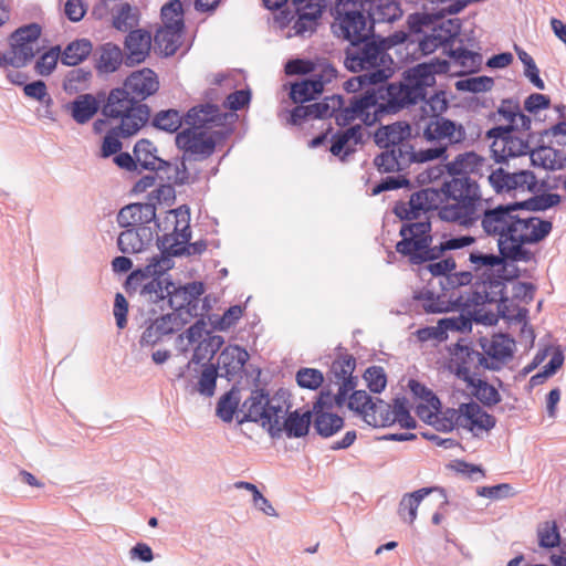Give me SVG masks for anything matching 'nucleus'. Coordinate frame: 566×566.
<instances>
[{"instance_id":"1","label":"nucleus","mask_w":566,"mask_h":566,"mask_svg":"<svg viewBox=\"0 0 566 566\" xmlns=\"http://www.w3.org/2000/svg\"><path fill=\"white\" fill-rule=\"evenodd\" d=\"M434 70L429 64H418L408 70L399 82L380 85L377 88L354 95L337 109L335 122L338 126H353L359 120L373 126L384 115L396 114L424 96L423 90L434 81Z\"/></svg>"},{"instance_id":"2","label":"nucleus","mask_w":566,"mask_h":566,"mask_svg":"<svg viewBox=\"0 0 566 566\" xmlns=\"http://www.w3.org/2000/svg\"><path fill=\"white\" fill-rule=\"evenodd\" d=\"M482 206L478 182L470 176L454 175L441 189L424 188L413 192L408 201L397 202L394 212L399 219L411 221L438 210L442 221L470 229L478 224Z\"/></svg>"},{"instance_id":"3","label":"nucleus","mask_w":566,"mask_h":566,"mask_svg":"<svg viewBox=\"0 0 566 566\" xmlns=\"http://www.w3.org/2000/svg\"><path fill=\"white\" fill-rule=\"evenodd\" d=\"M516 202L479 209V221L484 234L496 239L501 255L514 262H530L534 254L525 248L543 241L553 223L521 211Z\"/></svg>"},{"instance_id":"4","label":"nucleus","mask_w":566,"mask_h":566,"mask_svg":"<svg viewBox=\"0 0 566 566\" xmlns=\"http://www.w3.org/2000/svg\"><path fill=\"white\" fill-rule=\"evenodd\" d=\"M164 234L158 238V248L160 254L147 258L148 264L144 268L133 271L128 276V284L137 283L140 279L164 274L174 266L172 256L179 255H199L207 249V242L199 240L189 243L190 231V211L186 206L170 210L163 222L157 223Z\"/></svg>"},{"instance_id":"5","label":"nucleus","mask_w":566,"mask_h":566,"mask_svg":"<svg viewBox=\"0 0 566 566\" xmlns=\"http://www.w3.org/2000/svg\"><path fill=\"white\" fill-rule=\"evenodd\" d=\"M405 35L382 39L369 35L353 41L345 51V66L352 72L366 71L358 76L360 85L380 84L392 73L394 61L387 50L397 42L403 41Z\"/></svg>"},{"instance_id":"6","label":"nucleus","mask_w":566,"mask_h":566,"mask_svg":"<svg viewBox=\"0 0 566 566\" xmlns=\"http://www.w3.org/2000/svg\"><path fill=\"white\" fill-rule=\"evenodd\" d=\"M401 241L396 244L398 253L408 256L412 264L439 259L443 252L459 250L475 242L472 235L446 238L439 245L432 244L431 222L427 216L406 221L399 231Z\"/></svg>"},{"instance_id":"7","label":"nucleus","mask_w":566,"mask_h":566,"mask_svg":"<svg viewBox=\"0 0 566 566\" xmlns=\"http://www.w3.org/2000/svg\"><path fill=\"white\" fill-rule=\"evenodd\" d=\"M371 9L369 0H337L332 24L334 33L349 43L368 38L373 34Z\"/></svg>"},{"instance_id":"8","label":"nucleus","mask_w":566,"mask_h":566,"mask_svg":"<svg viewBox=\"0 0 566 566\" xmlns=\"http://www.w3.org/2000/svg\"><path fill=\"white\" fill-rule=\"evenodd\" d=\"M103 114L111 119H119V133L123 137H129L148 122L150 109L146 104H138L122 87H116L109 92Z\"/></svg>"},{"instance_id":"9","label":"nucleus","mask_w":566,"mask_h":566,"mask_svg":"<svg viewBox=\"0 0 566 566\" xmlns=\"http://www.w3.org/2000/svg\"><path fill=\"white\" fill-rule=\"evenodd\" d=\"M243 408H245L247 412L241 422H260L269 434H277L279 418H284L291 408V403L287 400L286 392L283 390L270 397L263 390L256 389L244 401Z\"/></svg>"},{"instance_id":"10","label":"nucleus","mask_w":566,"mask_h":566,"mask_svg":"<svg viewBox=\"0 0 566 566\" xmlns=\"http://www.w3.org/2000/svg\"><path fill=\"white\" fill-rule=\"evenodd\" d=\"M137 165L140 168L155 171L157 178L161 181H174L176 184H186L189 180V174L185 163L172 164L157 156V148L148 139L138 140L133 149Z\"/></svg>"},{"instance_id":"11","label":"nucleus","mask_w":566,"mask_h":566,"mask_svg":"<svg viewBox=\"0 0 566 566\" xmlns=\"http://www.w3.org/2000/svg\"><path fill=\"white\" fill-rule=\"evenodd\" d=\"M531 135V129L520 128L517 125L496 126L488 132V136L494 139L492 151L497 161L530 155Z\"/></svg>"},{"instance_id":"12","label":"nucleus","mask_w":566,"mask_h":566,"mask_svg":"<svg viewBox=\"0 0 566 566\" xmlns=\"http://www.w3.org/2000/svg\"><path fill=\"white\" fill-rule=\"evenodd\" d=\"M423 138L432 144L426 149L442 147L443 153L437 159H447L449 145H460L467 140V132L462 124L442 116L429 118L423 128Z\"/></svg>"},{"instance_id":"13","label":"nucleus","mask_w":566,"mask_h":566,"mask_svg":"<svg viewBox=\"0 0 566 566\" xmlns=\"http://www.w3.org/2000/svg\"><path fill=\"white\" fill-rule=\"evenodd\" d=\"M295 13L289 11H281L275 17V23L280 28H285L293 22V33H289V36L298 35L306 36L312 34L316 27V21L322 14L323 6L318 2H311L306 0H292Z\"/></svg>"},{"instance_id":"14","label":"nucleus","mask_w":566,"mask_h":566,"mask_svg":"<svg viewBox=\"0 0 566 566\" xmlns=\"http://www.w3.org/2000/svg\"><path fill=\"white\" fill-rule=\"evenodd\" d=\"M174 190L169 185H160L149 195V201L144 203H130L122 208L117 214V222L122 228L148 227L156 218L154 200H167Z\"/></svg>"},{"instance_id":"15","label":"nucleus","mask_w":566,"mask_h":566,"mask_svg":"<svg viewBox=\"0 0 566 566\" xmlns=\"http://www.w3.org/2000/svg\"><path fill=\"white\" fill-rule=\"evenodd\" d=\"M385 150L376 156L374 164L379 172H401L413 163H427L438 158L444 150L442 147L434 149H418V151H401L400 149Z\"/></svg>"},{"instance_id":"16","label":"nucleus","mask_w":566,"mask_h":566,"mask_svg":"<svg viewBox=\"0 0 566 566\" xmlns=\"http://www.w3.org/2000/svg\"><path fill=\"white\" fill-rule=\"evenodd\" d=\"M41 28L31 23L15 30L10 36L11 66L22 67L40 51Z\"/></svg>"},{"instance_id":"17","label":"nucleus","mask_w":566,"mask_h":566,"mask_svg":"<svg viewBox=\"0 0 566 566\" xmlns=\"http://www.w3.org/2000/svg\"><path fill=\"white\" fill-rule=\"evenodd\" d=\"M488 180L496 193L516 196L518 192H534L537 178L531 170L507 171L504 168L493 170Z\"/></svg>"},{"instance_id":"18","label":"nucleus","mask_w":566,"mask_h":566,"mask_svg":"<svg viewBox=\"0 0 566 566\" xmlns=\"http://www.w3.org/2000/svg\"><path fill=\"white\" fill-rule=\"evenodd\" d=\"M203 292L205 286L201 282H191L182 286L174 284L169 287L167 303L174 312L190 321L199 315L200 296Z\"/></svg>"},{"instance_id":"19","label":"nucleus","mask_w":566,"mask_h":566,"mask_svg":"<svg viewBox=\"0 0 566 566\" xmlns=\"http://www.w3.org/2000/svg\"><path fill=\"white\" fill-rule=\"evenodd\" d=\"M176 145L184 150V160H202L211 156L216 142L202 129H184L176 136Z\"/></svg>"},{"instance_id":"20","label":"nucleus","mask_w":566,"mask_h":566,"mask_svg":"<svg viewBox=\"0 0 566 566\" xmlns=\"http://www.w3.org/2000/svg\"><path fill=\"white\" fill-rule=\"evenodd\" d=\"M452 355L451 368L455 376L467 384H473L482 370H488L484 355L467 345L457 344Z\"/></svg>"},{"instance_id":"21","label":"nucleus","mask_w":566,"mask_h":566,"mask_svg":"<svg viewBox=\"0 0 566 566\" xmlns=\"http://www.w3.org/2000/svg\"><path fill=\"white\" fill-rule=\"evenodd\" d=\"M458 422V428L470 431L474 437L489 432L495 427L496 419L482 409L474 401L461 403L457 411L451 412V418Z\"/></svg>"},{"instance_id":"22","label":"nucleus","mask_w":566,"mask_h":566,"mask_svg":"<svg viewBox=\"0 0 566 566\" xmlns=\"http://www.w3.org/2000/svg\"><path fill=\"white\" fill-rule=\"evenodd\" d=\"M412 129L407 122L381 126L375 133V142L381 148L417 151L411 144Z\"/></svg>"},{"instance_id":"23","label":"nucleus","mask_w":566,"mask_h":566,"mask_svg":"<svg viewBox=\"0 0 566 566\" xmlns=\"http://www.w3.org/2000/svg\"><path fill=\"white\" fill-rule=\"evenodd\" d=\"M336 76V70L328 65L323 70V74H314L313 77L294 83L291 87L290 96L294 103L304 104L321 94L324 85L329 83Z\"/></svg>"},{"instance_id":"24","label":"nucleus","mask_w":566,"mask_h":566,"mask_svg":"<svg viewBox=\"0 0 566 566\" xmlns=\"http://www.w3.org/2000/svg\"><path fill=\"white\" fill-rule=\"evenodd\" d=\"M126 91L138 104H142L148 96L155 94L159 88V81L154 71L150 69H143L133 72L124 82L122 87Z\"/></svg>"},{"instance_id":"25","label":"nucleus","mask_w":566,"mask_h":566,"mask_svg":"<svg viewBox=\"0 0 566 566\" xmlns=\"http://www.w3.org/2000/svg\"><path fill=\"white\" fill-rule=\"evenodd\" d=\"M485 368L488 370L499 371L513 357L514 342L506 335H494L492 339L483 344Z\"/></svg>"},{"instance_id":"26","label":"nucleus","mask_w":566,"mask_h":566,"mask_svg":"<svg viewBox=\"0 0 566 566\" xmlns=\"http://www.w3.org/2000/svg\"><path fill=\"white\" fill-rule=\"evenodd\" d=\"M433 492H438L443 500L440 504V507H443L448 504V497L444 489L440 486L421 488L411 493H406L402 495L397 510L399 517L408 524H413L417 518L420 503L426 496Z\"/></svg>"},{"instance_id":"27","label":"nucleus","mask_w":566,"mask_h":566,"mask_svg":"<svg viewBox=\"0 0 566 566\" xmlns=\"http://www.w3.org/2000/svg\"><path fill=\"white\" fill-rule=\"evenodd\" d=\"M154 230L150 227L130 228L122 231L117 238V247L124 254H140L153 244Z\"/></svg>"},{"instance_id":"28","label":"nucleus","mask_w":566,"mask_h":566,"mask_svg":"<svg viewBox=\"0 0 566 566\" xmlns=\"http://www.w3.org/2000/svg\"><path fill=\"white\" fill-rule=\"evenodd\" d=\"M378 427H385L398 422L407 429L416 428V420L411 417L408 409V400L405 397H398L394 400V406L378 399Z\"/></svg>"},{"instance_id":"29","label":"nucleus","mask_w":566,"mask_h":566,"mask_svg":"<svg viewBox=\"0 0 566 566\" xmlns=\"http://www.w3.org/2000/svg\"><path fill=\"white\" fill-rule=\"evenodd\" d=\"M249 357V353L244 348L238 345L227 346L221 350L217 360L216 368L219 376L228 380L241 376Z\"/></svg>"},{"instance_id":"30","label":"nucleus","mask_w":566,"mask_h":566,"mask_svg":"<svg viewBox=\"0 0 566 566\" xmlns=\"http://www.w3.org/2000/svg\"><path fill=\"white\" fill-rule=\"evenodd\" d=\"M312 411L307 410L303 413L300 410L287 411L284 418H279L277 434H270L272 438H281L283 433L287 438H302L310 431L312 423Z\"/></svg>"},{"instance_id":"31","label":"nucleus","mask_w":566,"mask_h":566,"mask_svg":"<svg viewBox=\"0 0 566 566\" xmlns=\"http://www.w3.org/2000/svg\"><path fill=\"white\" fill-rule=\"evenodd\" d=\"M363 142V133L360 124L349 126L344 130H339L332 136V145L329 151L344 160L347 156L356 150V146Z\"/></svg>"},{"instance_id":"32","label":"nucleus","mask_w":566,"mask_h":566,"mask_svg":"<svg viewBox=\"0 0 566 566\" xmlns=\"http://www.w3.org/2000/svg\"><path fill=\"white\" fill-rule=\"evenodd\" d=\"M163 274L149 275L140 279L137 283L127 284L128 286L142 285L140 295L148 302L158 303L165 301L169 294V287L174 283L167 279H161ZM128 283V281L126 282Z\"/></svg>"},{"instance_id":"33","label":"nucleus","mask_w":566,"mask_h":566,"mask_svg":"<svg viewBox=\"0 0 566 566\" xmlns=\"http://www.w3.org/2000/svg\"><path fill=\"white\" fill-rule=\"evenodd\" d=\"M150 46L151 36L148 31L140 29L130 31L125 40L127 62L129 64L142 63L149 54Z\"/></svg>"},{"instance_id":"34","label":"nucleus","mask_w":566,"mask_h":566,"mask_svg":"<svg viewBox=\"0 0 566 566\" xmlns=\"http://www.w3.org/2000/svg\"><path fill=\"white\" fill-rule=\"evenodd\" d=\"M348 408L360 415L366 423L378 427V400L374 402L365 390H355L348 397Z\"/></svg>"},{"instance_id":"35","label":"nucleus","mask_w":566,"mask_h":566,"mask_svg":"<svg viewBox=\"0 0 566 566\" xmlns=\"http://www.w3.org/2000/svg\"><path fill=\"white\" fill-rule=\"evenodd\" d=\"M530 160L534 166L548 170H559L566 166V151L549 146H541L531 151Z\"/></svg>"},{"instance_id":"36","label":"nucleus","mask_w":566,"mask_h":566,"mask_svg":"<svg viewBox=\"0 0 566 566\" xmlns=\"http://www.w3.org/2000/svg\"><path fill=\"white\" fill-rule=\"evenodd\" d=\"M470 322L463 318H443L437 326L423 327L417 331V337L420 342L434 339L442 342L447 339L448 331H461L470 326Z\"/></svg>"},{"instance_id":"37","label":"nucleus","mask_w":566,"mask_h":566,"mask_svg":"<svg viewBox=\"0 0 566 566\" xmlns=\"http://www.w3.org/2000/svg\"><path fill=\"white\" fill-rule=\"evenodd\" d=\"M219 119V107L210 103L190 108L184 117L185 124L190 126L188 129H202L205 126L217 123Z\"/></svg>"},{"instance_id":"38","label":"nucleus","mask_w":566,"mask_h":566,"mask_svg":"<svg viewBox=\"0 0 566 566\" xmlns=\"http://www.w3.org/2000/svg\"><path fill=\"white\" fill-rule=\"evenodd\" d=\"M72 118L80 125L90 122L98 112L99 103L92 94H81L67 106Z\"/></svg>"},{"instance_id":"39","label":"nucleus","mask_w":566,"mask_h":566,"mask_svg":"<svg viewBox=\"0 0 566 566\" xmlns=\"http://www.w3.org/2000/svg\"><path fill=\"white\" fill-rule=\"evenodd\" d=\"M506 258H503L501 254L495 255L493 253H483L480 251H473L469 255V261L471 263V269L475 272L482 271L483 275L489 272L502 273L505 271V262Z\"/></svg>"},{"instance_id":"40","label":"nucleus","mask_w":566,"mask_h":566,"mask_svg":"<svg viewBox=\"0 0 566 566\" xmlns=\"http://www.w3.org/2000/svg\"><path fill=\"white\" fill-rule=\"evenodd\" d=\"M485 164V159L473 151L460 154L455 159L448 164V170L452 175L479 174Z\"/></svg>"},{"instance_id":"41","label":"nucleus","mask_w":566,"mask_h":566,"mask_svg":"<svg viewBox=\"0 0 566 566\" xmlns=\"http://www.w3.org/2000/svg\"><path fill=\"white\" fill-rule=\"evenodd\" d=\"M507 276L501 273H497L495 279H490L489 281H483L482 284L476 286L475 294L479 297V301L483 304L489 303H497L500 301L505 300L504 297V289L505 284L503 280H506Z\"/></svg>"},{"instance_id":"42","label":"nucleus","mask_w":566,"mask_h":566,"mask_svg":"<svg viewBox=\"0 0 566 566\" xmlns=\"http://www.w3.org/2000/svg\"><path fill=\"white\" fill-rule=\"evenodd\" d=\"M413 300L426 313H443L450 308V302L444 294H436L429 289L416 292Z\"/></svg>"},{"instance_id":"43","label":"nucleus","mask_w":566,"mask_h":566,"mask_svg":"<svg viewBox=\"0 0 566 566\" xmlns=\"http://www.w3.org/2000/svg\"><path fill=\"white\" fill-rule=\"evenodd\" d=\"M182 31L184 29L160 27L155 33V44L166 56L174 55L181 44Z\"/></svg>"},{"instance_id":"44","label":"nucleus","mask_w":566,"mask_h":566,"mask_svg":"<svg viewBox=\"0 0 566 566\" xmlns=\"http://www.w3.org/2000/svg\"><path fill=\"white\" fill-rule=\"evenodd\" d=\"M497 113L509 122L507 125H517L520 128L531 129L532 120L521 112L518 101L503 99Z\"/></svg>"},{"instance_id":"45","label":"nucleus","mask_w":566,"mask_h":566,"mask_svg":"<svg viewBox=\"0 0 566 566\" xmlns=\"http://www.w3.org/2000/svg\"><path fill=\"white\" fill-rule=\"evenodd\" d=\"M313 427L323 438H329L344 427V419L333 412L313 413Z\"/></svg>"},{"instance_id":"46","label":"nucleus","mask_w":566,"mask_h":566,"mask_svg":"<svg viewBox=\"0 0 566 566\" xmlns=\"http://www.w3.org/2000/svg\"><path fill=\"white\" fill-rule=\"evenodd\" d=\"M92 51V43L87 39L71 42L62 52L61 61L65 65L75 66L83 62Z\"/></svg>"},{"instance_id":"47","label":"nucleus","mask_w":566,"mask_h":566,"mask_svg":"<svg viewBox=\"0 0 566 566\" xmlns=\"http://www.w3.org/2000/svg\"><path fill=\"white\" fill-rule=\"evenodd\" d=\"M473 384H467L472 395L485 407L495 406L501 401V395L497 389L480 377L475 378Z\"/></svg>"},{"instance_id":"48","label":"nucleus","mask_w":566,"mask_h":566,"mask_svg":"<svg viewBox=\"0 0 566 566\" xmlns=\"http://www.w3.org/2000/svg\"><path fill=\"white\" fill-rule=\"evenodd\" d=\"M461 31V21L458 18L440 20L431 28L433 39L438 40V44L447 45L453 41Z\"/></svg>"},{"instance_id":"49","label":"nucleus","mask_w":566,"mask_h":566,"mask_svg":"<svg viewBox=\"0 0 566 566\" xmlns=\"http://www.w3.org/2000/svg\"><path fill=\"white\" fill-rule=\"evenodd\" d=\"M123 61L122 50L112 43H106L101 48L97 60V70L104 73L115 72Z\"/></svg>"},{"instance_id":"50","label":"nucleus","mask_w":566,"mask_h":566,"mask_svg":"<svg viewBox=\"0 0 566 566\" xmlns=\"http://www.w3.org/2000/svg\"><path fill=\"white\" fill-rule=\"evenodd\" d=\"M402 10L397 1L379 0L376 6L373 4L370 11L371 22H394L401 18Z\"/></svg>"},{"instance_id":"51","label":"nucleus","mask_w":566,"mask_h":566,"mask_svg":"<svg viewBox=\"0 0 566 566\" xmlns=\"http://www.w3.org/2000/svg\"><path fill=\"white\" fill-rule=\"evenodd\" d=\"M436 83V80L432 84L428 85L423 90L424 96L422 98H419L413 105L423 102L422 111L423 113L429 117H436L441 116V114L447 109L448 107V101L446 98L444 92H437L433 95H431L429 98H427V88L433 86ZM412 106L410 104L408 107Z\"/></svg>"},{"instance_id":"52","label":"nucleus","mask_w":566,"mask_h":566,"mask_svg":"<svg viewBox=\"0 0 566 566\" xmlns=\"http://www.w3.org/2000/svg\"><path fill=\"white\" fill-rule=\"evenodd\" d=\"M160 17L164 28L184 29V9L180 0H170L163 6Z\"/></svg>"},{"instance_id":"53","label":"nucleus","mask_w":566,"mask_h":566,"mask_svg":"<svg viewBox=\"0 0 566 566\" xmlns=\"http://www.w3.org/2000/svg\"><path fill=\"white\" fill-rule=\"evenodd\" d=\"M188 318L181 316L180 313L171 312L166 315H163L155 319L154 328H156V334L158 336H165L168 334H172L181 329L187 323Z\"/></svg>"},{"instance_id":"54","label":"nucleus","mask_w":566,"mask_h":566,"mask_svg":"<svg viewBox=\"0 0 566 566\" xmlns=\"http://www.w3.org/2000/svg\"><path fill=\"white\" fill-rule=\"evenodd\" d=\"M184 123V117L176 109H166L158 112L153 118V126L167 132H177Z\"/></svg>"},{"instance_id":"55","label":"nucleus","mask_w":566,"mask_h":566,"mask_svg":"<svg viewBox=\"0 0 566 566\" xmlns=\"http://www.w3.org/2000/svg\"><path fill=\"white\" fill-rule=\"evenodd\" d=\"M560 202V196L557 193H543L530 199L517 201L521 211H544Z\"/></svg>"},{"instance_id":"56","label":"nucleus","mask_w":566,"mask_h":566,"mask_svg":"<svg viewBox=\"0 0 566 566\" xmlns=\"http://www.w3.org/2000/svg\"><path fill=\"white\" fill-rule=\"evenodd\" d=\"M449 56L454 63L459 64L463 71L472 72L482 62V55L462 46L450 49Z\"/></svg>"},{"instance_id":"57","label":"nucleus","mask_w":566,"mask_h":566,"mask_svg":"<svg viewBox=\"0 0 566 566\" xmlns=\"http://www.w3.org/2000/svg\"><path fill=\"white\" fill-rule=\"evenodd\" d=\"M343 106V97L340 95L326 96L322 102L313 103L314 118H336L337 109Z\"/></svg>"},{"instance_id":"58","label":"nucleus","mask_w":566,"mask_h":566,"mask_svg":"<svg viewBox=\"0 0 566 566\" xmlns=\"http://www.w3.org/2000/svg\"><path fill=\"white\" fill-rule=\"evenodd\" d=\"M218 377H220L219 371L213 364L205 366L197 384V391L205 397H212Z\"/></svg>"},{"instance_id":"59","label":"nucleus","mask_w":566,"mask_h":566,"mask_svg":"<svg viewBox=\"0 0 566 566\" xmlns=\"http://www.w3.org/2000/svg\"><path fill=\"white\" fill-rule=\"evenodd\" d=\"M92 76L91 71L78 67L70 71L64 80L63 87L69 93H75L86 87Z\"/></svg>"},{"instance_id":"60","label":"nucleus","mask_w":566,"mask_h":566,"mask_svg":"<svg viewBox=\"0 0 566 566\" xmlns=\"http://www.w3.org/2000/svg\"><path fill=\"white\" fill-rule=\"evenodd\" d=\"M517 52V56L524 65V75L530 80V82L538 90H544L545 84L544 81L539 77V70L537 69L533 57L526 53L524 50L515 48Z\"/></svg>"},{"instance_id":"61","label":"nucleus","mask_w":566,"mask_h":566,"mask_svg":"<svg viewBox=\"0 0 566 566\" xmlns=\"http://www.w3.org/2000/svg\"><path fill=\"white\" fill-rule=\"evenodd\" d=\"M324 381V376L321 370L315 368H301L296 373V382L300 387L315 390Z\"/></svg>"},{"instance_id":"62","label":"nucleus","mask_w":566,"mask_h":566,"mask_svg":"<svg viewBox=\"0 0 566 566\" xmlns=\"http://www.w3.org/2000/svg\"><path fill=\"white\" fill-rule=\"evenodd\" d=\"M137 23V17L128 3H123L113 18V25L119 31H127Z\"/></svg>"},{"instance_id":"63","label":"nucleus","mask_w":566,"mask_h":566,"mask_svg":"<svg viewBox=\"0 0 566 566\" xmlns=\"http://www.w3.org/2000/svg\"><path fill=\"white\" fill-rule=\"evenodd\" d=\"M364 379L367 382V387L373 392H381L387 384V377L385 370L380 366H371L366 369Z\"/></svg>"},{"instance_id":"64","label":"nucleus","mask_w":566,"mask_h":566,"mask_svg":"<svg viewBox=\"0 0 566 566\" xmlns=\"http://www.w3.org/2000/svg\"><path fill=\"white\" fill-rule=\"evenodd\" d=\"M60 52V46H55L52 48L50 51L45 52L44 54H42L35 64L36 73L42 76L51 74L56 66Z\"/></svg>"}]
</instances>
